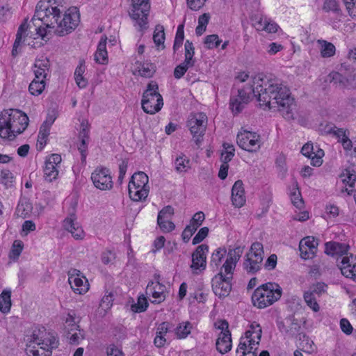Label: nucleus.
Wrapping results in <instances>:
<instances>
[{"instance_id":"nucleus-44","label":"nucleus","mask_w":356,"mask_h":356,"mask_svg":"<svg viewBox=\"0 0 356 356\" xmlns=\"http://www.w3.org/2000/svg\"><path fill=\"white\" fill-rule=\"evenodd\" d=\"M304 300L307 305L310 307L314 312H317L320 309L319 305L316 301V296L311 294V292L307 291L304 293Z\"/></svg>"},{"instance_id":"nucleus-23","label":"nucleus","mask_w":356,"mask_h":356,"mask_svg":"<svg viewBox=\"0 0 356 356\" xmlns=\"http://www.w3.org/2000/svg\"><path fill=\"white\" fill-rule=\"evenodd\" d=\"M29 26L27 20L25 19L19 26L12 50V55L13 56H16L19 54V47L24 42L26 38L29 35L27 33Z\"/></svg>"},{"instance_id":"nucleus-63","label":"nucleus","mask_w":356,"mask_h":356,"mask_svg":"<svg viewBox=\"0 0 356 356\" xmlns=\"http://www.w3.org/2000/svg\"><path fill=\"white\" fill-rule=\"evenodd\" d=\"M157 224L163 232L168 233L175 229V225L171 220H162V223L157 222Z\"/></svg>"},{"instance_id":"nucleus-61","label":"nucleus","mask_w":356,"mask_h":356,"mask_svg":"<svg viewBox=\"0 0 356 356\" xmlns=\"http://www.w3.org/2000/svg\"><path fill=\"white\" fill-rule=\"evenodd\" d=\"M349 15L356 17V0H343Z\"/></svg>"},{"instance_id":"nucleus-47","label":"nucleus","mask_w":356,"mask_h":356,"mask_svg":"<svg viewBox=\"0 0 356 356\" xmlns=\"http://www.w3.org/2000/svg\"><path fill=\"white\" fill-rule=\"evenodd\" d=\"M327 286L323 282H317L310 286L308 292L316 297H320L326 291Z\"/></svg>"},{"instance_id":"nucleus-46","label":"nucleus","mask_w":356,"mask_h":356,"mask_svg":"<svg viewBox=\"0 0 356 356\" xmlns=\"http://www.w3.org/2000/svg\"><path fill=\"white\" fill-rule=\"evenodd\" d=\"M343 177L342 181L346 185H348L350 187H353L356 181V175L354 170H350V169H346L341 175Z\"/></svg>"},{"instance_id":"nucleus-54","label":"nucleus","mask_w":356,"mask_h":356,"mask_svg":"<svg viewBox=\"0 0 356 356\" xmlns=\"http://www.w3.org/2000/svg\"><path fill=\"white\" fill-rule=\"evenodd\" d=\"M26 353L29 356H51V351H47L44 349H35V347L33 346L31 348V345H28V347L26 348Z\"/></svg>"},{"instance_id":"nucleus-33","label":"nucleus","mask_w":356,"mask_h":356,"mask_svg":"<svg viewBox=\"0 0 356 356\" xmlns=\"http://www.w3.org/2000/svg\"><path fill=\"white\" fill-rule=\"evenodd\" d=\"M185 58L183 61L186 65L193 67L195 63V59L193 58L195 55V47L192 42L187 40L184 44Z\"/></svg>"},{"instance_id":"nucleus-36","label":"nucleus","mask_w":356,"mask_h":356,"mask_svg":"<svg viewBox=\"0 0 356 356\" xmlns=\"http://www.w3.org/2000/svg\"><path fill=\"white\" fill-rule=\"evenodd\" d=\"M193 325L189 321L180 323L175 328V334L178 339H185L191 333Z\"/></svg>"},{"instance_id":"nucleus-42","label":"nucleus","mask_w":356,"mask_h":356,"mask_svg":"<svg viewBox=\"0 0 356 356\" xmlns=\"http://www.w3.org/2000/svg\"><path fill=\"white\" fill-rule=\"evenodd\" d=\"M184 24H179L177 27V33L175 35L174 44H173V51L175 53L177 50H179L183 44V41L184 39Z\"/></svg>"},{"instance_id":"nucleus-14","label":"nucleus","mask_w":356,"mask_h":356,"mask_svg":"<svg viewBox=\"0 0 356 356\" xmlns=\"http://www.w3.org/2000/svg\"><path fill=\"white\" fill-rule=\"evenodd\" d=\"M325 253L332 257H337V265L340 268L341 258L350 257L348 250L350 246L346 243H341L337 241H329L325 244Z\"/></svg>"},{"instance_id":"nucleus-27","label":"nucleus","mask_w":356,"mask_h":356,"mask_svg":"<svg viewBox=\"0 0 356 356\" xmlns=\"http://www.w3.org/2000/svg\"><path fill=\"white\" fill-rule=\"evenodd\" d=\"M38 346L40 349L47 351H51L52 349L56 348L58 346V340L56 337L46 332V334L43 337Z\"/></svg>"},{"instance_id":"nucleus-9","label":"nucleus","mask_w":356,"mask_h":356,"mask_svg":"<svg viewBox=\"0 0 356 356\" xmlns=\"http://www.w3.org/2000/svg\"><path fill=\"white\" fill-rule=\"evenodd\" d=\"M307 320L305 318L297 319L294 315H289L282 321H277V328L281 333L287 337L297 338L304 330L302 324L305 325Z\"/></svg>"},{"instance_id":"nucleus-48","label":"nucleus","mask_w":356,"mask_h":356,"mask_svg":"<svg viewBox=\"0 0 356 356\" xmlns=\"http://www.w3.org/2000/svg\"><path fill=\"white\" fill-rule=\"evenodd\" d=\"M76 218L74 213H72L70 216L67 217L63 220V227L67 231L71 232L75 230L76 227L79 225V223L76 221Z\"/></svg>"},{"instance_id":"nucleus-8","label":"nucleus","mask_w":356,"mask_h":356,"mask_svg":"<svg viewBox=\"0 0 356 356\" xmlns=\"http://www.w3.org/2000/svg\"><path fill=\"white\" fill-rule=\"evenodd\" d=\"M264 253L263 245L261 243L255 242L252 244L243 264L248 273L254 274L261 269Z\"/></svg>"},{"instance_id":"nucleus-59","label":"nucleus","mask_w":356,"mask_h":356,"mask_svg":"<svg viewBox=\"0 0 356 356\" xmlns=\"http://www.w3.org/2000/svg\"><path fill=\"white\" fill-rule=\"evenodd\" d=\"M264 26L261 30H264L268 33H276L279 26L274 22L270 21L268 18H264Z\"/></svg>"},{"instance_id":"nucleus-29","label":"nucleus","mask_w":356,"mask_h":356,"mask_svg":"<svg viewBox=\"0 0 356 356\" xmlns=\"http://www.w3.org/2000/svg\"><path fill=\"white\" fill-rule=\"evenodd\" d=\"M11 307V290L9 289H3L0 294V311L6 314L8 313Z\"/></svg>"},{"instance_id":"nucleus-35","label":"nucleus","mask_w":356,"mask_h":356,"mask_svg":"<svg viewBox=\"0 0 356 356\" xmlns=\"http://www.w3.org/2000/svg\"><path fill=\"white\" fill-rule=\"evenodd\" d=\"M226 254L227 250L225 248H219L217 250H216L215 252H213L211 257V266L212 268H216V269H218Z\"/></svg>"},{"instance_id":"nucleus-3","label":"nucleus","mask_w":356,"mask_h":356,"mask_svg":"<svg viewBox=\"0 0 356 356\" xmlns=\"http://www.w3.org/2000/svg\"><path fill=\"white\" fill-rule=\"evenodd\" d=\"M29 124V118L18 109L3 110L0 113V137L3 140H13L23 133Z\"/></svg>"},{"instance_id":"nucleus-39","label":"nucleus","mask_w":356,"mask_h":356,"mask_svg":"<svg viewBox=\"0 0 356 356\" xmlns=\"http://www.w3.org/2000/svg\"><path fill=\"white\" fill-rule=\"evenodd\" d=\"M58 175V170L57 167H54L51 163H48L45 161V166L44 168V178L45 181L51 182L57 179Z\"/></svg>"},{"instance_id":"nucleus-43","label":"nucleus","mask_w":356,"mask_h":356,"mask_svg":"<svg viewBox=\"0 0 356 356\" xmlns=\"http://www.w3.org/2000/svg\"><path fill=\"white\" fill-rule=\"evenodd\" d=\"M147 307V298L141 295L138 298L137 302L131 305V310L134 313H141L146 311Z\"/></svg>"},{"instance_id":"nucleus-55","label":"nucleus","mask_w":356,"mask_h":356,"mask_svg":"<svg viewBox=\"0 0 356 356\" xmlns=\"http://www.w3.org/2000/svg\"><path fill=\"white\" fill-rule=\"evenodd\" d=\"M1 183L6 187H10L13 182V176L12 172L8 170H3L1 172Z\"/></svg>"},{"instance_id":"nucleus-25","label":"nucleus","mask_w":356,"mask_h":356,"mask_svg":"<svg viewBox=\"0 0 356 356\" xmlns=\"http://www.w3.org/2000/svg\"><path fill=\"white\" fill-rule=\"evenodd\" d=\"M106 41L107 37L106 35L102 36L95 54V60L99 64L104 65L108 63Z\"/></svg>"},{"instance_id":"nucleus-31","label":"nucleus","mask_w":356,"mask_h":356,"mask_svg":"<svg viewBox=\"0 0 356 356\" xmlns=\"http://www.w3.org/2000/svg\"><path fill=\"white\" fill-rule=\"evenodd\" d=\"M175 167L178 173L187 172L191 169V161L182 154L175 160Z\"/></svg>"},{"instance_id":"nucleus-21","label":"nucleus","mask_w":356,"mask_h":356,"mask_svg":"<svg viewBox=\"0 0 356 356\" xmlns=\"http://www.w3.org/2000/svg\"><path fill=\"white\" fill-rule=\"evenodd\" d=\"M232 201L236 207H241L245 202L243 184L241 180H237L232 188Z\"/></svg>"},{"instance_id":"nucleus-24","label":"nucleus","mask_w":356,"mask_h":356,"mask_svg":"<svg viewBox=\"0 0 356 356\" xmlns=\"http://www.w3.org/2000/svg\"><path fill=\"white\" fill-rule=\"evenodd\" d=\"M226 333H220L216 343V349L221 354L228 353L232 348L231 332L227 331Z\"/></svg>"},{"instance_id":"nucleus-32","label":"nucleus","mask_w":356,"mask_h":356,"mask_svg":"<svg viewBox=\"0 0 356 356\" xmlns=\"http://www.w3.org/2000/svg\"><path fill=\"white\" fill-rule=\"evenodd\" d=\"M325 131L330 135L335 137L338 139V142H341V140H343V138H345L348 134H349V131L347 129H344L343 128H338L334 124H327L325 128Z\"/></svg>"},{"instance_id":"nucleus-4","label":"nucleus","mask_w":356,"mask_h":356,"mask_svg":"<svg viewBox=\"0 0 356 356\" xmlns=\"http://www.w3.org/2000/svg\"><path fill=\"white\" fill-rule=\"evenodd\" d=\"M282 293V289L278 284L268 282L260 285L254 290L252 301L255 307L264 309L277 301Z\"/></svg>"},{"instance_id":"nucleus-30","label":"nucleus","mask_w":356,"mask_h":356,"mask_svg":"<svg viewBox=\"0 0 356 356\" xmlns=\"http://www.w3.org/2000/svg\"><path fill=\"white\" fill-rule=\"evenodd\" d=\"M32 204L26 198H21L16 208V213L23 218H26L32 211Z\"/></svg>"},{"instance_id":"nucleus-51","label":"nucleus","mask_w":356,"mask_h":356,"mask_svg":"<svg viewBox=\"0 0 356 356\" xmlns=\"http://www.w3.org/2000/svg\"><path fill=\"white\" fill-rule=\"evenodd\" d=\"M300 341V345L303 348L312 350L314 342L309 339V337L305 333L304 330L298 334V337L296 338Z\"/></svg>"},{"instance_id":"nucleus-64","label":"nucleus","mask_w":356,"mask_h":356,"mask_svg":"<svg viewBox=\"0 0 356 356\" xmlns=\"http://www.w3.org/2000/svg\"><path fill=\"white\" fill-rule=\"evenodd\" d=\"M170 328L171 326L169 322H163L158 326L156 334L164 337L165 335L170 331Z\"/></svg>"},{"instance_id":"nucleus-2","label":"nucleus","mask_w":356,"mask_h":356,"mask_svg":"<svg viewBox=\"0 0 356 356\" xmlns=\"http://www.w3.org/2000/svg\"><path fill=\"white\" fill-rule=\"evenodd\" d=\"M40 1L36 6L35 16L40 19L47 29H53L55 34L63 36L74 31L79 23V13L76 8H70L63 16L57 7L44 5Z\"/></svg>"},{"instance_id":"nucleus-58","label":"nucleus","mask_w":356,"mask_h":356,"mask_svg":"<svg viewBox=\"0 0 356 356\" xmlns=\"http://www.w3.org/2000/svg\"><path fill=\"white\" fill-rule=\"evenodd\" d=\"M192 67L188 65H186L185 63H181L178 65L174 70V76L175 79H181L186 72L188 68Z\"/></svg>"},{"instance_id":"nucleus-56","label":"nucleus","mask_w":356,"mask_h":356,"mask_svg":"<svg viewBox=\"0 0 356 356\" xmlns=\"http://www.w3.org/2000/svg\"><path fill=\"white\" fill-rule=\"evenodd\" d=\"M209 231V229L207 227L201 228L193 238V245L201 243L208 236Z\"/></svg>"},{"instance_id":"nucleus-62","label":"nucleus","mask_w":356,"mask_h":356,"mask_svg":"<svg viewBox=\"0 0 356 356\" xmlns=\"http://www.w3.org/2000/svg\"><path fill=\"white\" fill-rule=\"evenodd\" d=\"M207 0H186L188 8L193 10H199Z\"/></svg>"},{"instance_id":"nucleus-6","label":"nucleus","mask_w":356,"mask_h":356,"mask_svg":"<svg viewBox=\"0 0 356 356\" xmlns=\"http://www.w3.org/2000/svg\"><path fill=\"white\" fill-rule=\"evenodd\" d=\"M141 105L144 112L148 114H155L161 109L163 105V97L159 92V86L155 81L147 84L143 94Z\"/></svg>"},{"instance_id":"nucleus-5","label":"nucleus","mask_w":356,"mask_h":356,"mask_svg":"<svg viewBox=\"0 0 356 356\" xmlns=\"http://www.w3.org/2000/svg\"><path fill=\"white\" fill-rule=\"evenodd\" d=\"M262 330L259 324L252 323L240 339L236 353L238 356H257L256 350L261 338Z\"/></svg>"},{"instance_id":"nucleus-37","label":"nucleus","mask_w":356,"mask_h":356,"mask_svg":"<svg viewBox=\"0 0 356 356\" xmlns=\"http://www.w3.org/2000/svg\"><path fill=\"white\" fill-rule=\"evenodd\" d=\"M318 42L321 44V55L322 57L329 58L334 55L336 48L332 43L323 40H318Z\"/></svg>"},{"instance_id":"nucleus-38","label":"nucleus","mask_w":356,"mask_h":356,"mask_svg":"<svg viewBox=\"0 0 356 356\" xmlns=\"http://www.w3.org/2000/svg\"><path fill=\"white\" fill-rule=\"evenodd\" d=\"M45 88L44 80L34 78L29 86V90L32 95L38 96L40 95Z\"/></svg>"},{"instance_id":"nucleus-20","label":"nucleus","mask_w":356,"mask_h":356,"mask_svg":"<svg viewBox=\"0 0 356 356\" xmlns=\"http://www.w3.org/2000/svg\"><path fill=\"white\" fill-rule=\"evenodd\" d=\"M33 72L35 78L45 80L50 72L49 60L44 56L36 59L34 63Z\"/></svg>"},{"instance_id":"nucleus-50","label":"nucleus","mask_w":356,"mask_h":356,"mask_svg":"<svg viewBox=\"0 0 356 356\" xmlns=\"http://www.w3.org/2000/svg\"><path fill=\"white\" fill-rule=\"evenodd\" d=\"M220 42L218 35L216 34L207 35L204 39V44L209 49L218 47Z\"/></svg>"},{"instance_id":"nucleus-1","label":"nucleus","mask_w":356,"mask_h":356,"mask_svg":"<svg viewBox=\"0 0 356 356\" xmlns=\"http://www.w3.org/2000/svg\"><path fill=\"white\" fill-rule=\"evenodd\" d=\"M257 97L261 106L268 108H278L286 120H293V107L294 99L289 88L279 79L264 81L262 74L252 77L250 87L238 90V95L230 99V108L234 114L242 111L245 105L249 103L252 95Z\"/></svg>"},{"instance_id":"nucleus-19","label":"nucleus","mask_w":356,"mask_h":356,"mask_svg":"<svg viewBox=\"0 0 356 356\" xmlns=\"http://www.w3.org/2000/svg\"><path fill=\"white\" fill-rule=\"evenodd\" d=\"M243 248L239 246L229 250L227 253V259L220 269L224 270L225 272L234 273V270L243 254Z\"/></svg>"},{"instance_id":"nucleus-11","label":"nucleus","mask_w":356,"mask_h":356,"mask_svg":"<svg viewBox=\"0 0 356 356\" xmlns=\"http://www.w3.org/2000/svg\"><path fill=\"white\" fill-rule=\"evenodd\" d=\"M191 134L195 138L196 144L201 141L207 126V116L204 113H191L187 121Z\"/></svg>"},{"instance_id":"nucleus-40","label":"nucleus","mask_w":356,"mask_h":356,"mask_svg":"<svg viewBox=\"0 0 356 356\" xmlns=\"http://www.w3.org/2000/svg\"><path fill=\"white\" fill-rule=\"evenodd\" d=\"M46 334V330L44 327L41 328H35L32 334L30 336L27 337V341L31 345V343H35L38 346L39 345L41 339L44 337Z\"/></svg>"},{"instance_id":"nucleus-34","label":"nucleus","mask_w":356,"mask_h":356,"mask_svg":"<svg viewBox=\"0 0 356 356\" xmlns=\"http://www.w3.org/2000/svg\"><path fill=\"white\" fill-rule=\"evenodd\" d=\"M136 64L138 65V73L141 76L146 78L152 77L156 71V67L152 63L137 62Z\"/></svg>"},{"instance_id":"nucleus-60","label":"nucleus","mask_w":356,"mask_h":356,"mask_svg":"<svg viewBox=\"0 0 356 356\" xmlns=\"http://www.w3.org/2000/svg\"><path fill=\"white\" fill-rule=\"evenodd\" d=\"M81 131L79 134V138L80 140L84 139V140L89 141V127L88 122L83 121L81 124Z\"/></svg>"},{"instance_id":"nucleus-45","label":"nucleus","mask_w":356,"mask_h":356,"mask_svg":"<svg viewBox=\"0 0 356 356\" xmlns=\"http://www.w3.org/2000/svg\"><path fill=\"white\" fill-rule=\"evenodd\" d=\"M174 214V209L171 206L163 207L158 214L157 222L162 223V220H170L171 217Z\"/></svg>"},{"instance_id":"nucleus-15","label":"nucleus","mask_w":356,"mask_h":356,"mask_svg":"<svg viewBox=\"0 0 356 356\" xmlns=\"http://www.w3.org/2000/svg\"><path fill=\"white\" fill-rule=\"evenodd\" d=\"M209 251V246L206 244H202L197 246L192 254V264L191 268L193 273H197V270H203L207 266L206 254Z\"/></svg>"},{"instance_id":"nucleus-16","label":"nucleus","mask_w":356,"mask_h":356,"mask_svg":"<svg viewBox=\"0 0 356 356\" xmlns=\"http://www.w3.org/2000/svg\"><path fill=\"white\" fill-rule=\"evenodd\" d=\"M318 242L313 236H307L299 244L300 256L304 259L312 258L317 249Z\"/></svg>"},{"instance_id":"nucleus-18","label":"nucleus","mask_w":356,"mask_h":356,"mask_svg":"<svg viewBox=\"0 0 356 356\" xmlns=\"http://www.w3.org/2000/svg\"><path fill=\"white\" fill-rule=\"evenodd\" d=\"M340 263L341 273L356 282V257H354L353 254H350V257L341 258Z\"/></svg>"},{"instance_id":"nucleus-52","label":"nucleus","mask_w":356,"mask_h":356,"mask_svg":"<svg viewBox=\"0 0 356 356\" xmlns=\"http://www.w3.org/2000/svg\"><path fill=\"white\" fill-rule=\"evenodd\" d=\"M153 40L156 46L163 44L165 41V33L163 26H156L153 35Z\"/></svg>"},{"instance_id":"nucleus-17","label":"nucleus","mask_w":356,"mask_h":356,"mask_svg":"<svg viewBox=\"0 0 356 356\" xmlns=\"http://www.w3.org/2000/svg\"><path fill=\"white\" fill-rule=\"evenodd\" d=\"M79 270H73V273L69 275L68 282L72 289L78 294H83L88 291L89 284L88 280L83 277L84 280L79 277Z\"/></svg>"},{"instance_id":"nucleus-10","label":"nucleus","mask_w":356,"mask_h":356,"mask_svg":"<svg viewBox=\"0 0 356 356\" xmlns=\"http://www.w3.org/2000/svg\"><path fill=\"white\" fill-rule=\"evenodd\" d=\"M233 272H220L212 279V289L216 296L220 298L229 296L232 290L231 281L233 279Z\"/></svg>"},{"instance_id":"nucleus-13","label":"nucleus","mask_w":356,"mask_h":356,"mask_svg":"<svg viewBox=\"0 0 356 356\" xmlns=\"http://www.w3.org/2000/svg\"><path fill=\"white\" fill-rule=\"evenodd\" d=\"M91 179L94 186L102 191L113 188L112 177L110 170L106 168H97L91 175Z\"/></svg>"},{"instance_id":"nucleus-7","label":"nucleus","mask_w":356,"mask_h":356,"mask_svg":"<svg viewBox=\"0 0 356 356\" xmlns=\"http://www.w3.org/2000/svg\"><path fill=\"white\" fill-rule=\"evenodd\" d=\"M129 15L138 26V31H143L148 27V16L150 10L149 0H130Z\"/></svg>"},{"instance_id":"nucleus-49","label":"nucleus","mask_w":356,"mask_h":356,"mask_svg":"<svg viewBox=\"0 0 356 356\" xmlns=\"http://www.w3.org/2000/svg\"><path fill=\"white\" fill-rule=\"evenodd\" d=\"M50 129L45 127V125H41L38 136V143L40 146V149H42L47 144V137L49 135Z\"/></svg>"},{"instance_id":"nucleus-53","label":"nucleus","mask_w":356,"mask_h":356,"mask_svg":"<svg viewBox=\"0 0 356 356\" xmlns=\"http://www.w3.org/2000/svg\"><path fill=\"white\" fill-rule=\"evenodd\" d=\"M291 199L296 207L300 209L303 206V200L298 188H294V191L291 193Z\"/></svg>"},{"instance_id":"nucleus-26","label":"nucleus","mask_w":356,"mask_h":356,"mask_svg":"<svg viewBox=\"0 0 356 356\" xmlns=\"http://www.w3.org/2000/svg\"><path fill=\"white\" fill-rule=\"evenodd\" d=\"M148 181L147 175L145 172L139 171L132 175L129 184H131L134 187L149 189Z\"/></svg>"},{"instance_id":"nucleus-28","label":"nucleus","mask_w":356,"mask_h":356,"mask_svg":"<svg viewBox=\"0 0 356 356\" xmlns=\"http://www.w3.org/2000/svg\"><path fill=\"white\" fill-rule=\"evenodd\" d=\"M130 198L135 202L145 200L148 195L149 189L134 187L131 184L128 186Z\"/></svg>"},{"instance_id":"nucleus-22","label":"nucleus","mask_w":356,"mask_h":356,"mask_svg":"<svg viewBox=\"0 0 356 356\" xmlns=\"http://www.w3.org/2000/svg\"><path fill=\"white\" fill-rule=\"evenodd\" d=\"M165 286L161 284L159 281L156 283L153 282H149L147 290L149 291L152 298L154 299L152 301V303H161L165 299V294L164 293Z\"/></svg>"},{"instance_id":"nucleus-41","label":"nucleus","mask_w":356,"mask_h":356,"mask_svg":"<svg viewBox=\"0 0 356 356\" xmlns=\"http://www.w3.org/2000/svg\"><path fill=\"white\" fill-rule=\"evenodd\" d=\"M322 9L325 13L332 12L337 15H341V11L337 0H324Z\"/></svg>"},{"instance_id":"nucleus-57","label":"nucleus","mask_w":356,"mask_h":356,"mask_svg":"<svg viewBox=\"0 0 356 356\" xmlns=\"http://www.w3.org/2000/svg\"><path fill=\"white\" fill-rule=\"evenodd\" d=\"M89 141L84 140L83 139L82 140H80V143L78 145V150L79 151L81 154V160L82 163H85L86 161V157L88 155V144Z\"/></svg>"},{"instance_id":"nucleus-12","label":"nucleus","mask_w":356,"mask_h":356,"mask_svg":"<svg viewBox=\"0 0 356 356\" xmlns=\"http://www.w3.org/2000/svg\"><path fill=\"white\" fill-rule=\"evenodd\" d=\"M236 142L241 149L250 152L258 151L261 144L259 134L246 130L237 134Z\"/></svg>"}]
</instances>
